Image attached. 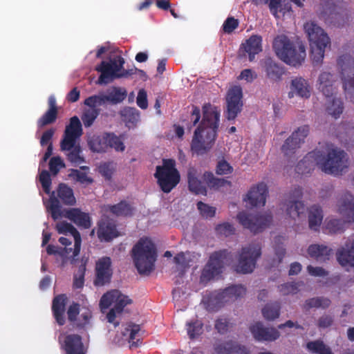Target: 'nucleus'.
Returning a JSON list of instances; mask_svg holds the SVG:
<instances>
[{"label": "nucleus", "mask_w": 354, "mask_h": 354, "mask_svg": "<svg viewBox=\"0 0 354 354\" xmlns=\"http://www.w3.org/2000/svg\"><path fill=\"white\" fill-rule=\"evenodd\" d=\"M319 148L308 153L295 167L297 174L305 175L318 166L322 171L328 174L339 175L347 168L346 153L331 143H324Z\"/></svg>", "instance_id": "f257e3e1"}, {"label": "nucleus", "mask_w": 354, "mask_h": 354, "mask_svg": "<svg viewBox=\"0 0 354 354\" xmlns=\"http://www.w3.org/2000/svg\"><path fill=\"white\" fill-rule=\"evenodd\" d=\"M203 118L196 129L191 143L193 153H206L213 146L217 136L220 121V111L210 103L203 106Z\"/></svg>", "instance_id": "f03ea898"}, {"label": "nucleus", "mask_w": 354, "mask_h": 354, "mask_svg": "<svg viewBox=\"0 0 354 354\" xmlns=\"http://www.w3.org/2000/svg\"><path fill=\"white\" fill-rule=\"evenodd\" d=\"M82 133V126L79 118L77 116L71 118L60 141V149L62 151H68L67 159L72 164L80 165L85 161L81 156L82 148L78 142Z\"/></svg>", "instance_id": "7ed1b4c3"}, {"label": "nucleus", "mask_w": 354, "mask_h": 354, "mask_svg": "<svg viewBox=\"0 0 354 354\" xmlns=\"http://www.w3.org/2000/svg\"><path fill=\"white\" fill-rule=\"evenodd\" d=\"M131 255L136 269L141 274H149L155 269L158 251L148 237H142L133 245Z\"/></svg>", "instance_id": "20e7f679"}, {"label": "nucleus", "mask_w": 354, "mask_h": 354, "mask_svg": "<svg viewBox=\"0 0 354 354\" xmlns=\"http://www.w3.org/2000/svg\"><path fill=\"white\" fill-rule=\"evenodd\" d=\"M277 56L283 62L292 66H299L304 62L306 54L301 42L290 41L286 35L275 37L272 45Z\"/></svg>", "instance_id": "39448f33"}, {"label": "nucleus", "mask_w": 354, "mask_h": 354, "mask_svg": "<svg viewBox=\"0 0 354 354\" xmlns=\"http://www.w3.org/2000/svg\"><path fill=\"white\" fill-rule=\"evenodd\" d=\"M124 64V59L120 55H115L109 61H102L95 67V71L100 73L97 84H107L115 79L128 77L137 73L138 68L126 70Z\"/></svg>", "instance_id": "423d86ee"}, {"label": "nucleus", "mask_w": 354, "mask_h": 354, "mask_svg": "<svg viewBox=\"0 0 354 354\" xmlns=\"http://www.w3.org/2000/svg\"><path fill=\"white\" fill-rule=\"evenodd\" d=\"M304 27L309 40L313 63L319 64L324 59L326 46L330 44V38L321 27L313 21L306 22Z\"/></svg>", "instance_id": "0eeeda50"}, {"label": "nucleus", "mask_w": 354, "mask_h": 354, "mask_svg": "<svg viewBox=\"0 0 354 354\" xmlns=\"http://www.w3.org/2000/svg\"><path fill=\"white\" fill-rule=\"evenodd\" d=\"M124 134L117 136L113 132H104L100 134H94L88 140V146L94 153H104L110 149L117 152H123L125 150L124 140Z\"/></svg>", "instance_id": "6e6552de"}, {"label": "nucleus", "mask_w": 354, "mask_h": 354, "mask_svg": "<svg viewBox=\"0 0 354 354\" xmlns=\"http://www.w3.org/2000/svg\"><path fill=\"white\" fill-rule=\"evenodd\" d=\"M154 177L160 189L164 193H169L180 180V173L176 168V161L164 159L162 165L156 166Z\"/></svg>", "instance_id": "1a4fd4ad"}, {"label": "nucleus", "mask_w": 354, "mask_h": 354, "mask_svg": "<svg viewBox=\"0 0 354 354\" xmlns=\"http://www.w3.org/2000/svg\"><path fill=\"white\" fill-rule=\"evenodd\" d=\"M230 257L231 252L226 249L212 252L201 270L200 283L206 286L211 281L218 279L223 273L225 262Z\"/></svg>", "instance_id": "9d476101"}, {"label": "nucleus", "mask_w": 354, "mask_h": 354, "mask_svg": "<svg viewBox=\"0 0 354 354\" xmlns=\"http://www.w3.org/2000/svg\"><path fill=\"white\" fill-rule=\"evenodd\" d=\"M337 66L343 81L346 96L354 102V59L348 54L340 56L337 59Z\"/></svg>", "instance_id": "9b49d317"}, {"label": "nucleus", "mask_w": 354, "mask_h": 354, "mask_svg": "<svg viewBox=\"0 0 354 354\" xmlns=\"http://www.w3.org/2000/svg\"><path fill=\"white\" fill-rule=\"evenodd\" d=\"M239 223L245 229L254 234L261 232L268 227L272 221V216L268 213L249 214L241 212L236 215Z\"/></svg>", "instance_id": "f8f14e48"}, {"label": "nucleus", "mask_w": 354, "mask_h": 354, "mask_svg": "<svg viewBox=\"0 0 354 354\" xmlns=\"http://www.w3.org/2000/svg\"><path fill=\"white\" fill-rule=\"evenodd\" d=\"M261 255V249L258 244H250L242 248L235 270L241 274L252 272Z\"/></svg>", "instance_id": "ddd939ff"}, {"label": "nucleus", "mask_w": 354, "mask_h": 354, "mask_svg": "<svg viewBox=\"0 0 354 354\" xmlns=\"http://www.w3.org/2000/svg\"><path fill=\"white\" fill-rule=\"evenodd\" d=\"M246 289H220V290L206 291L203 296L202 304L207 311L215 312L218 310L227 301L225 297L228 295H234L236 298L239 296L241 291Z\"/></svg>", "instance_id": "4468645a"}, {"label": "nucleus", "mask_w": 354, "mask_h": 354, "mask_svg": "<svg viewBox=\"0 0 354 354\" xmlns=\"http://www.w3.org/2000/svg\"><path fill=\"white\" fill-rule=\"evenodd\" d=\"M325 13L328 15L326 20L335 26H343L347 19L346 3L342 0H322Z\"/></svg>", "instance_id": "2eb2a0df"}, {"label": "nucleus", "mask_w": 354, "mask_h": 354, "mask_svg": "<svg viewBox=\"0 0 354 354\" xmlns=\"http://www.w3.org/2000/svg\"><path fill=\"white\" fill-rule=\"evenodd\" d=\"M310 131L308 125H303L297 128L292 132L291 136L288 138L281 147V151L287 158H295L294 155L296 150L300 147L301 143H304L306 138Z\"/></svg>", "instance_id": "dca6fc26"}, {"label": "nucleus", "mask_w": 354, "mask_h": 354, "mask_svg": "<svg viewBox=\"0 0 354 354\" xmlns=\"http://www.w3.org/2000/svg\"><path fill=\"white\" fill-rule=\"evenodd\" d=\"M243 92L239 86H234L227 91L226 102L227 111L226 118L228 120H234L241 111L243 107Z\"/></svg>", "instance_id": "f3484780"}, {"label": "nucleus", "mask_w": 354, "mask_h": 354, "mask_svg": "<svg viewBox=\"0 0 354 354\" xmlns=\"http://www.w3.org/2000/svg\"><path fill=\"white\" fill-rule=\"evenodd\" d=\"M319 89L326 97V112L329 115H332L334 118H339L343 112L344 103L340 98H337L333 96L335 88L333 86V84L324 86H319Z\"/></svg>", "instance_id": "a211bd4d"}, {"label": "nucleus", "mask_w": 354, "mask_h": 354, "mask_svg": "<svg viewBox=\"0 0 354 354\" xmlns=\"http://www.w3.org/2000/svg\"><path fill=\"white\" fill-rule=\"evenodd\" d=\"M111 260L105 257L100 259L96 263L95 279L94 284L96 286H103L109 283L112 277Z\"/></svg>", "instance_id": "6ab92c4d"}, {"label": "nucleus", "mask_w": 354, "mask_h": 354, "mask_svg": "<svg viewBox=\"0 0 354 354\" xmlns=\"http://www.w3.org/2000/svg\"><path fill=\"white\" fill-rule=\"evenodd\" d=\"M268 194V188L266 183H259L250 188L244 201L252 207L264 206Z\"/></svg>", "instance_id": "aec40b11"}, {"label": "nucleus", "mask_w": 354, "mask_h": 354, "mask_svg": "<svg viewBox=\"0 0 354 354\" xmlns=\"http://www.w3.org/2000/svg\"><path fill=\"white\" fill-rule=\"evenodd\" d=\"M62 348L65 354H86L87 348L84 346L82 337L77 334L65 335L62 344Z\"/></svg>", "instance_id": "412c9836"}, {"label": "nucleus", "mask_w": 354, "mask_h": 354, "mask_svg": "<svg viewBox=\"0 0 354 354\" xmlns=\"http://www.w3.org/2000/svg\"><path fill=\"white\" fill-rule=\"evenodd\" d=\"M301 197L302 189L300 187H295L290 194V201L287 205V214L293 219L299 217L305 212L304 203L299 201Z\"/></svg>", "instance_id": "4be33fe9"}, {"label": "nucleus", "mask_w": 354, "mask_h": 354, "mask_svg": "<svg viewBox=\"0 0 354 354\" xmlns=\"http://www.w3.org/2000/svg\"><path fill=\"white\" fill-rule=\"evenodd\" d=\"M254 339L259 342H272L279 337V332L274 328H266L261 322H257L250 327Z\"/></svg>", "instance_id": "5701e85b"}, {"label": "nucleus", "mask_w": 354, "mask_h": 354, "mask_svg": "<svg viewBox=\"0 0 354 354\" xmlns=\"http://www.w3.org/2000/svg\"><path fill=\"white\" fill-rule=\"evenodd\" d=\"M336 257L341 266L354 267V236L349 237L344 246L337 250Z\"/></svg>", "instance_id": "b1692460"}, {"label": "nucleus", "mask_w": 354, "mask_h": 354, "mask_svg": "<svg viewBox=\"0 0 354 354\" xmlns=\"http://www.w3.org/2000/svg\"><path fill=\"white\" fill-rule=\"evenodd\" d=\"M131 304H132V299L118 290L114 306L106 314L107 321L113 324L115 327L118 326L120 324L119 322H115L117 315L121 314L124 307Z\"/></svg>", "instance_id": "393cba45"}, {"label": "nucleus", "mask_w": 354, "mask_h": 354, "mask_svg": "<svg viewBox=\"0 0 354 354\" xmlns=\"http://www.w3.org/2000/svg\"><path fill=\"white\" fill-rule=\"evenodd\" d=\"M55 229L59 234L64 235L71 234L74 239V250L73 255L77 257L79 255L81 250L82 238L77 230L71 223L66 221L58 222L56 224Z\"/></svg>", "instance_id": "a878e982"}, {"label": "nucleus", "mask_w": 354, "mask_h": 354, "mask_svg": "<svg viewBox=\"0 0 354 354\" xmlns=\"http://www.w3.org/2000/svg\"><path fill=\"white\" fill-rule=\"evenodd\" d=\"M262 67L266 77L272 82H278L282 80L285 68L270 57L266 58L262 62Z\"/></svg>", "instance_id": "bb28decb"}, {"label": "nucleus", "mask_w": 354, "mask_h": 354, "mask_svg": "<svg viewBox=\"0 0 354 354\" xmlns=\"http://www.w3.org/2000/svg\"><path fill=\"white\" fill-rule=\"evenodd\" d=\"M201 174L194 167H189L187 170L188 187L190 192L195 194H207L205 183L201 180Z\"/></svg>", "instance_id": "cd10ccee"}, {"label": "nucleus", "mask_w": 354, "mask_h": 354, "mask_svg": "<svg viewBox=\"0 0 354 354\" xmlns=\"http://www.w3.org/2000/svg\"><path fill=\"white\" fill-rule=\"evenodd\" d=\"M97 237L101 241L109 242L118 236L119 233L114 222L104 219L98 223Z\"/></svg>", "instance_id": "c85d7f7f"}, {"label": "nucleus", "mask_w": 354, "mask_h": 354, "mask_svg": "<svg viewBox=\"0 0 354 354\" xmlns=\"http://www.w3.org/2000/svg\"><path fill=\"white\" fill-rule=\"evenodd\" d=\"M339 212L346 223L354 222V196L346 193L339 201Z\"/></svg>", "instance_id": "c756f323"}, {"label": "nucleus", "mask_w": 354, "mask_h": 354, "mask_svg": "<svg viewBox=\"0 0 354 354\" xmlns=\"http://www.w3.org/2000/svg\"><path fill=\"white\" fill-rule=\"evenodd\" d=\"M214 350L216 354H249L245 346L232 340L214 344Z\"/></svg>", "instance_id": "7c9ffc66"}, {"label": "nucleus", "mask_w": 354, "mask_h": 354, "mask_svg": "<svg viewBox=\"0 0 354 354\" xmlns=\"http://www.w3.org/2000/svg\"><path fill=\"white\" fill-rule=\"evenodd\" d=\"M64 216L80 227L88 229L91 226L89 214L82 212L78 208H71L65 212Z\"/></svg>", "instance_id": "2f4dec72"}, {"label": "nucleus", "mask_w": 354, "mask_h": 354, "mask_svg": "<svg viewBox=\"0 0 354 354\" xmlns=\"http://www.w3.org/2000/svg\"><path fill=\"white\" fill-rule=\"evenodd\" d=\"M262 37L257 35H253L241 44L240 50H243L248 54L250 62H253L255 55L262 51Z\"/></svg>", "instance_id": "473e14b6"}, {"label": "nucleus", "mask_w": 354, "mask_h": 354, "mask_svg": "<svg viewBox=\"0 0 354 354\" xmlns=\"http://www.w3.org/2000/svg\"><path fill=\"white\" fill-rule=\"evenodd\" d=\"M66 299L67 298L65 295H59L56 296L53 300V315L57 323L59 326L64 325L66 322L64 315L66 310Z\"/></svg>", "instance_id": "72a5a7b5"}, {"label": "nucleus", "mask_w": 354, "mask_h": 354, "mask_svg": "<svg viewBox=\"0 0 354 354\" xmlns=\"http://www.w3.org/2000/svg\"><path fill=\"white\" fill-rule=\"evenodd\" d=\"M48 109L46 113L37 120V126L42 128L48 124L54 123L57 118L58 109L56 104V99L50 95L48 100Z\"/></svg>", "instance_id": "f704fd0d"}, {"label": "nucleus", "mask_w": 354, "mask_h": 354, "mask_svg": "<svg viewBox=\"0 0 354 354\" xmlns=\"http://www.w3.org/2000/svg\"><path fill=\"white\" fill-rule=\"evenodd\" d=\"M291 91L288 93L290 98L293 97V93L296 95L305 98H308L310 96L309 86L307 81L302 77H297L292 80L291 82Z\"/></svg>", "instance_id": "c9c22d12"}, {"label": "nucleus", "mask_w": 354, "mask_h": 354, "mask_svg": "<svg viewBox=\"0 0 354 354\" xmlns=\"http://www.w3.org/2000/svg\"><path fill=\"white\" fill-rule=\"evenodd\" d=\"M332 253L333 250L324 245L312 244L308 248V254L317 261L328 260Z\"/></svg>", "instance_id": "e433bc0d"}, {"label": "nucleus", "mask_w": 354, "mask_h": 354, "mask_svg": "<svg viewBox=\"0 0 354 354\" xmlns=\"http://www.w3.org/2000/svg\"><path fill=\"white\" fill-rule=\"evenodd\" d=\"M122 120L127 127L133 129L140 121V111L136 108L127 106L120 111Z\"/></svg>", "instance_id": "4c0bfd02"}, {"label": "nucleus", "mask_w": 354, "mask_h": 354, "mask_svg": "<svg viewBox=\"0 0 354 354\" xmlns=\"http://www.w3.org/2000/svg\"><path fill=\"white\" fill-rule=\"evenodd\" d=\"M106 210L115 216L128 217L133 215L134 208L126 201H121L115 205H110Z\"/></svg>", "instance_id": "58836bf2"}, {"label": "nucleus", "mask_w": 354, "mask_h": 354, "mask_svg": "<svg viewBox=\"0 0 354 354\" xmlns=\"http://www.w3.org/2000/svg\"><path fill=\"white\" fill-rule=\"evenodd\" d=\"M323 220V212L320 206L314 205L308 209L309 228L318 231Z\"/></svg>", "instance_id": "ea45409f"}, {"label": "nucleus", "mask_w": 354, "mask_h": 354, "mask_svg": "<svg viewBox=\"0 0 354 354\" xmlns=\"http://www.w3.org/2000/svg\"><path fill=\"white\" fill-rule=\"evenodd\" d=\"M140 330L141 328L139 324L131 322L126 324L124 335L129 333V342L131 344V346L138 347L141 344L140 338H136L140 336Z\"/></svg>", "instance_id": "a19ab883"}, {"label": "nucleus", "mask_w": 354, "mask_h": 354, "mask_svg": "<svg viewBox=\"0 0 354 354\" xmlns=\"http://www.w3.org/2000/svg\"><path fill=\"white\" fill-rule=\"evenodd\" d=\"M127 95V92L124 88L113 86L108 91L107 95H105L107 102L112 104H117L122 102Z\"/></svg>", "instance_id": "79ce46f5"}, {"label": "nucleus", "mask_w": 354, "mask_h": 354, "mask_svg": "<svg viewBox=\"0 0 354 354\" xmlns=\"http://www.w3.org/2000/svg\"><path fill=\"white\" fill-rule=\"evenodd\" d=\"M57 196L65 205H73L75 203V198L73 189L64 183H60L57 189Z\"/></svg>", "instance_id": "37998d69"}, {"label": "nucleus", "mask_w": 354, "mask_h": 354, "mask_svg": "<svg viewBox=\"0 0 354 354\" xmlns=\"http://www.w3.org/2000/svg\"><path fill=\"white\" fill-rule=\"evenodd\" d=\"M331 301L324 297H317L306 300L304 304V309L308 310L310 308H322L326 309L330 306Z\"/></svg>", "instance_id": "c03bdc74"}, {"label": "nucleus", "mask_w": 354, "mask_h": 354, "mask_svg": "<svg viewBox=\"0 0 354 354\" xmlns=\"http://www.w3.org/2000/svg\"><path fill=\"white\" fill-rule=\"evenodd\" d=\"M280 308L279 302L267 304L262 309V315L266 320L272 321L279 317Z\"/></svg>", "instance_id": "a18cd8bd"}, {"label": "nucleus", "mask_w": 354, "mask_h": 354, "mask_svg": "<svg viewBox=\"0 0 354 354\" xmlns=\"http://www.w3.org/2000/svg\"><path fill=\"white\" fill-rule=\"evenodd\" d=\"M186 329L189 339H194L203 333V324L198 319L192 320L187 322Z\"/></svg>", "instance_id": "49530a36"}, {"label": "nucleus", "mask_w": 354, "mask_h": 354, "mask_svg": "<svg viewBox=\"0 0 354 354\" xmlns=\"http://www.w3.org/2000/svg\"><path fill=\"white\" fill-rule=\"evenodd\" d=\"M306 348L315 354H333L330 348L322 340L309 342L306 344Z\"/></svg>", "instance_id": "de8ad7c7"}, {"label": "nucleus", "mask_w": 354, "mask_h": 354, "mask_svg": "<svg viewBox=\"0 0 354 354\" xmlns=\"http://www.w3.org/2000/svg\"><path fill=\"white\" fill-rule=\"evenodd\" d=\"M345 223L344 221L342 219L337 218H332L328 221L326 223L325 230L327 231L328 234H338L342 233L345 229Z\"/></svg>", "instance_id": "09e8293b"}, {"label": "nucleus", "mask_w": 354, "mask_h": 354, "mask_svg": "<svg viewBox=\"0 0 354 354\" xmlns=\"http://www.w3.org/2000/svg\"><path fill=\"white\" fill-rule=\"evenodd\" d=\"M118 291V289H111L102 295L100 301V307L102 313H104V310L108 309L112 304H115Z\"/></svg>", "instance_id": "8fccbe9b"}, {"label": "nucleus", "mask_w": 354, "mask_h": 354, "mask_svg": "<svg viewBox=\"0 0 354 354\" xmlns=\"http://www.w3.org/2000/svg\"><path fill=\"white\" fill-rule=\"evenodd\" d=\"M50 212L51 217L56 221L62 216L61 205L57 198L55 196L53 192L49 198V204L46 207Z\"/></svg>", "instance_id": "3c124183"}, {"label": "nucleus", "mask_w": 354, "mask_h": 354, "mask_svg": "<svg viewBox=\"0 0 354 354\" xmlns=\"http://www.w3.org/2000/svg\"><path fill=\"white\" fill-rule=\"evenodd\" d=\"M105 97H106V96L103 93L91 95V96L87 97L84 100V103L86 106H89L91 109H96L97 106H102L106 102H107Z\"/></svg>", "instance_id": "603ef678"}, {"label": "nucleus", "mask_w": 354, "mask_h": 354, "mask_svg": "<svg viewBox=\"0 0 354 354\" xmlns=\"http://www.w3.org/2000/svg\"><path fill=\"white\" fill-rule=\"evenodd\" d=\"M203 176L207 185L210 188L218 189L223 187L227 183V181L223 178H216L211 172H205Z\"/></svg>", "instance_id": "864d4df0"}, {"label": "nucleus", "mask_w": 354, "mask_h": 354, "mask_svg": "<svg viewBox=\"0 0 354 354\" xmlns=\"http://www.w3.org/2000/svg\"><path fill=\"white\" fill-rule=\"evenodd\" d=\"M99 113L100 111L97 109L86 110L82 115V120L84 125L86 127H91L98 116Z\"/></svg>", "instance_id": "5fc2aeb1"}, {"label": "nucleus", "mask_w": 354, "mask_h": 354, "mask_svg": "<svg viewBox=\"0 0 354 354\" xmlns=\"http://www.w3.org/2000/svg\"><path fill=\"white\" fill-rule=\"evenodd\" d=\"M232 327V324L227 318H218L215 321L214 328L221 335L227 333Z\"/></svg>", "instance_id": "6e6d98bb"}, {"label": "nucleus", "mask_w": 354, "mask_h": 354, "mask_svg": "<svg viewBox=\"0 0 354 354\" xmlns=\"http://www.w3.org/2000/svg\"><path fill=\"white\" fill-rule=\"evenodd\" d=\"M215 230L218 234L223 235L225 237L234 234L235 232L234 225L227 222L217 225Z\"/></svg>", "instance_id": "4d7b16f0"}, {"label": "nucleus", "mask_w": 354, "mask_h": 354, "mask_svg": "<svg viewBox=\"0 0 354 354\" xmlns=\"http://www.w3.org/2000/svg\"><path fill=\"white\" fill-rule=\"evenodd\" d=\"M92 317V313L88 309H85L77 318V321L75 323V328L77 329H83L89 324Z\"/></svg>", "instance_id": "13d9d810"}, {"label": "nucleus", "mask_w": 354, "mask_h": 354, "mask_svg": "<svg viewBox=\"0 0 354 354\" xmlns=\"http://www.w3.org/2000/svg\"><path fill=\"white\" fill-rule=\"evenodd\" d=\"M65 167V164L60 156H54L49 161V169L54 175H57L62 168Z\"/></svg>", "instance_id": "bf43d9fd"}, {"label": "nucleus", "mask_w": 354, "mask_h": 354, "mask_svg": "<svg viewBox=\"0 0 354 354\" xmlns=\"http://www.w3.org/2000/svg\"><path fill=\"white\" fill-rule=\"evenodd\" d=\"M39 181L45 193L49 194L52 180L50 173L47 170H43L39 174Z\"/></svg>", "instance_id": "052dcab7"}, {"label": "nucleus", "mask_w": 354, "mask_h": 354, "mask_svg": "<svg viewBox=\"0 0 354 354\" xmlns=\"http://www.w3.org/2000/svg\"><path fill=\"white\" fill-rule=\"evenodd\" d=\"M73 250L74 248L73 249L68 247H59L57 255L62 257L63 265L65 264L68 259L71 260V263H74L75 257L73 255Z\"/></svg>", "instance_id": "680f3d73"}, {"label": "nucleus", "mask_w": 354, "mask_h": 354, "mask_svg": "<svg viewBox=\"0 0 354 354\" xmlns=\"http://www.w3.org/2000/svg\"><path fill=\"white\" fill-rule=\"evenodd\" d=\"M67 316L68 321L75 327V323L77 321V315L80 314V304L77 303H73L67 309Z\"/></svg>", "instance_id": "e2e57ef3"}, {"label": "nucleus", "mask_w": 354, "mask_h": 354, "mask_svg": "<svg viewBox=\"0 0 354 354\" xmlns=\"http://www.w3.org/2000/svg\"><path fill=\"white\" fill-rule=\"evenodd\" d=\"M197 207L201 214L205 218H212L216 214V208L209 206L202 201H199L197 203Z\"/></svg>", "instance_id": "0e129e2a"}, {"label": "nucleus", "mask_w": 354, "mask_h": 354, "mask_svg": "<svg viewBox=\"0 0 354 354\" xmlns=\"http://www.w3.org/2000/svg\"><path fill=\"white\" fill-rule=\"evenodd\" d=\"M282 236H278L274 238V252L278 258V262L281 263L285 257L286 249L284 248L281 242Z\"/></svg>", "instance_id": "69168bd1"}, {"label": "nucleus", "mask_w": 354, "mask_h": 354, "mask_svg": "<svg viewBox=\"0 0 354 354\" xmlns=\"http://www.w3.org/2000/svg\"><path fill=\"white\" fill-rule=\"evenodd\" d=\"M69 176L82 184H90L93 182V179L88 177L86 173L82 172L78 169H71Z\"/></svg>", "instance_id": "338daca9"}, {"label": "nucleus", "mask_w": 354, "mask_h": 354, "mask_svg": "<svg viewBox=\"0 0 354 354\" xmlns=\"http://www.w3.org/2000/svg\"><path fill=\"white\" fill-rule=\"evenodd\" d=\"M233 171V167L225 160L218 162L216 173L218 175L230 174Z\"/></svg>", "instance_id": "774afa93"}]
</instances>
